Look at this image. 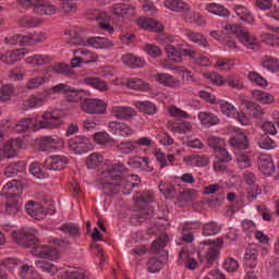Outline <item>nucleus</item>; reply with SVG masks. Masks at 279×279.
Here are the masks:
<instances>
[{
	"label": "nucleus",
	"instance_id": "nucleus-7",
	"mask_svg": "<svg viewBox=\"0 0 279 279\" xmlns=\"http://www.w3.org/2000/svg\"><path fill=\"white\" fill-rule=\"evenodd\" d=\"M69 85L64 83H60L52 88H48L44 92H39L35 95L29 96L26 100H24L21 105L22 110H32L34 108H40L44 106L45 101L49 99L52 95H60V93H68Z\"/></svg>",
	"mask_w": 279,
	"mask_h": 279
},
{
	"label": "nucleus",
	"instance_id": "nucleus-32",
	"mask_svg": "<svg viewBox=\"0 0 279 279\" xmlns=\"http://www.w3.org/2000/svg\"><path fill=\"white\" fill-rule=\"evenodd\" d=\"M179 259L182 260V263H184V267H186V269H190L191 271L197 269V259H195V256L189 253L186 248H183L180 252Z\"/></svg>",
	"mask_w": 279,
	"mask_h": 279
},
{
	"label": "nucleus",
	"instance_id": "nucleus-20",
	"mask_svg": "<svg viewBox=\"0 0 279 279\" xmlns=\"http://www.w3.org/2000/svg\"><path fill=\"white\" fill-rule=\"evenodd\" d=\"M155 82L165 86L166 88H180L182 86V82L180 78L169 74V73H157L155 75Z\"/></svg>",
	"mask_w": 279,
	"mask_h": 279
},
{
	"label": "nucleus",
	"instance_id": "nucleus-57",
	"mask_svg": "<svg viewBox=\"0 0 279 279\" xmlns=\"http://www.w3.org/2000/svg\"><path fill=\"white\" fill-rule=\"evenodd\" d=\"M104 162V157L97 153H92L86 160L88 169H97Z\"/></svg>",
	"mask_w": 279,
	"mask_h": 279
},
{
	"label": "nucleus",
	"instance_id": "nucleus-8",
	"mask_svg": "<svg viewBox=\"0 0 279 279\" xmlns=\"http://www.w3.org/2000/svg\"><path fill=\"white\" fill-rule=\"evenodd\" d=\"M37 269H41L46 274H50L51 276H56V274H61L64 276V279H89V276L84 270H80L77 268H60L58 269L53 263L48 262L46 259H39L35 262Z\"/></svg>",
	"mask_w": 279,
	"mask_h": 279
},
{
	"label": "nucleus",
	"instance_id": "nucleus-2",
	"mask_svg": "<svg viewBox=\"0 0 279 279\" xmlns=\"http://www.w3.org/2000/svg\"><path fill=\"white\" fill-rule=\"evenodd\" d=\"M38 231L35 228H25L22 231L13 232V239L23 247H33V255L39 258H49L58 260L60 258V247H66V242L63 240H52V246L38 245Z\"/></svg>",
	"mask_w": 279,
	"mask_h": 279
},
{
	"label": "nucleus",
	"instance_id": "nucleus-19",
	"mask_svg": "<svg viewBox=\"0 0 279 279\" xmlns=\"http://www.w3.org/2000/svg\"><path fill=\"white\" fill-rule=\"evenodd\" d=\"M66 165H69V158L64 157V155L50 156L44 162V167L49 171H62Z\"/></svg>",
	"mask_w": 279,
	"mask_h": 279
},
{
	"label": "nucleus",
	"instance_id": "nucleus-39",
	"mask_svg": "<svg viewBox=\"0 0 279 279\" xmlns=\"http://www.w3.org/2000/svg\"><path fill=\"white\" fill-rule=\"evenodd\" d=\"M235 14L238 17H240V21H243L244 23H247L248 25H252L254 23V16L252 15V12L243 5H235L233 8Z\"/></svg>",
	"mask_w": 279,
	"mask_h": 279
},
{
	"label": "nucleus",
	"instance_id": "nucleus-46",
	"mask_svg": "<svg viewBox=\"0 0 279 279\" xmlns=\"http://www.w3.org/2000/svg\"><path fill=\"white\" fill-rule=\"evenodd\" d=\"M192 128L191 122L186 121L172 122L169 124V129L174 132V134H186V132H191Z\"/></svg>",
	"mask_w": 279,
	"mask_h": 279
},
{
	"label": "nucleus",
	"instance_id": "nucleus-35",
	"mask_svg": "<svg viewBox=\"0 0 279 279\" xmlns=\"http://www.w3.org/2000/svg\"><path fill=\"white\" fill-rule=\"evenodd\" d=\"M221 228L217 221L206 222L202 227L203 236H217L221 232Z\"/></svg>",
	"mask_w": 279,
	"mask_h": 279
},
{
	"label": "nucleus",
	"instance_id": "nucleus-56",
	"mask_svg": "<svg viewBox=\"0 0 279 279\" xmlns=\"http://www.w3.org/2000/svg\"><path fill=\"white\" fill-rule=\"evenodd\" d=\"M24 40H26V45L34 46L36 43H45L47 40V36L45 33H35L25 35Z\"/></svg>",
	"mask_w": 279,
	"mask_h": 279
},
{
	"label": "nucleus",
	"instance_id": "nucleus-14",
	"mask_svg": "<svg viewBox=\"0 0 279 279\" xmlns=\"http://www.w3.org/2000/svg\"><path fill=\"white\" fill-rule=\"evenodd\" d=\"M69 147L74 154L82 156L93 150V142L86 136H76L69 141Z\"/></svg>",
	"mask_w": 279,
	"mask_h": 279
},
{
	"label": "nucleus",
	"instance_id": "nucleus-40",
	"mask_svg": "<svg viewBox=\"0 0 279 279\" xmlns=\"http://www.w3.org/2000/svg\"><path fill=\"white\" fill-rule=\"evenodd\" d=\"M124 84L128 88H131L132 90H149V84L141 78L131 77L124 81Z\"/></svg>",
	"mask_w": 279,
	"mask_h": 279
},
{
	"label": "nucleus",
	"instance_id": "nucleus-47",
	"mask_svg": "<svg viewBox=\"0 0 279 279\" xmlns=\"http://www.w3.org/2000/svg\"><path fill=\"white\" fill-rule=\"evenodd\" d=\"M134 106L140 112H144L145 114H156L157 112L156 105L149 100L134 101Z\"/></svg>",
	"mask_w": 279,
	"mask_h": 279
},
{
	"label": "nucleus",
	"instance_id": "nucleus-9",
	"mask_svg": "<svg viewBox=\"0 0 279 279\" xmlns=\"http://www.w3.org/2000/svg\"><path fill=\"white\" fill-rule=\"evenodd\" d=\"M226 31L229 32V34H235L240 43L246 47V49L256 51V49L260 47V40L238 24L226 25Z\"/></svg>",
	"mask_w": 279,
	"mask_h": 279
},
{
	"label": "nucleus",
	"instance_id": "nucleus-37",
	"mask_svg": "<svg viewBox=\"0 0 279 279\" xmlns=\"http://www.w3.org/2000/svg\"><path fill=\"white\" fill-rule=\"evenodd\" d=\"M50 61L51 59L47 54H33L25 60L28 66H43V64H49Z\"/></svg>",
	"mask_w": 279,
	"mask_h": 279
},
{
	"label": "nucleus",
	"instance_id": "nucleus-59",
	"mask_svg": "<svg viewBox=\"0 0 279 279\" xmlns=\"http://www.w3.org/2000/svg\"><path fill=\"white\" fill-rule=\"evenodd\" d=\"M4 43L7 45H20V47H23L26 45L25 35L23 34L10 35L9 37H5Z\"/></svg>",
	"mask_w": 279,
	"mask_h": 279
},
{
	"label": "nucleus",
	"instance_id": "nucleus-29",
	"mask_svg": "<svg viewBox=\"0 0 279 279\" xmlns=\"http://www.w3.org/2000/svg\"><path fill=\"white\" fill-rule=\"evenodd\" d=\"M129 165L132 169H143L144 171H154V167L151 166V161L147 157H133L129 159Z\"/></svg>",
	"mask_w": 279,
	"mask_h": 279
},
{
	"label": "nucleus",
	"instance_id": "nucleus-58",
	"mask_svg": "<svg viewBox=\"0 0 279 279\" xmlns=\"http://www.w3.org/2000/svg\"><path fill=\"white\" fill-rule=\"evenodd\" d=\"M247 77L250 80V83L255 84V86H262V88H265V86H267V80L258 74V72H248Z\"/></svg>",
	"mask_w": 279,
	"mask_h": 279
},
{
	"label": "nucleus",
	"instance_id": "nucleus-28",
	"mask_svg": "<svg viewBox=\"0 0 279 279\" xmlns=\"http://www.w3.org/2000/svg\"><path fill=\"white\" fill-rule=\"evenodd\" d=\"M190 167H206L210 163L208 155H189L183 158Z\"/></svg>",
	"mask_w": 279,
	"mask_h": 279
},
{
	"label": "nucleus",
	"instance_id": "nucleus-42",
	"mask_svg": "<svg viewBox=\"0 0 279 279\" xmlns=\"http://www.w3.org/2000/svg\"><path fill=\"white\" fill-rule=\"evenodd\" d=\"M111 12L114 16H120L123 19V16L132 14L134 9L128 3H116L111 7Z\"/></svg>",
	"mask_w": 279,
	"mask_h": 279
},
{
	"label": "nucleus",
	"instance_id": "nucleus-52",
	"mask_svg": "<svg viewBox=\"0 0 279 279\" xmlns=\"http://www.w3.org/2000/svg\"><path fill=\"white\" fill-rule=\"evenodd\" d=\"M186 38H189L191 43H195V45H198V47H204L205 49L208 47V41L204 38V35L199 33L189 31L186 33Z\"/></svg>",
	"mask_w": 279,
	"mask_h": 279
},
{
	"label": "nucleus",
	"instance_id": "nucleus-18",
	"mask_svg": "<svg viewBox=\"0 0 279 279\" xmlns=\"http://www.w3.org/2000/svg\"><path fill=\"white\" fill-rule=\"evenodd\" d=\"M64 140L59 136H44L39 142V151H51V149H62Z\"/></svg>",
	"mask_w": 279,
	"mask_h": 279
},
{
	"label": "nucleus",
	"instance_id": "nucleus-49",
	"mask_svg": "<svg viewBox=\"0 0 279 279\" xmlns=\"http://www.w3.org/2000/svg\"><path fill=\"white\" fill-rule=\"evenodd\" d=\"M165 8L171 10L172 12H183V10H187L186 2L182 0H165Z\"/></svg>",
	"mask_w": 279,
	"mask_h": 279
},
{
	"label": "nucleus",
	"instance_id": "nucleus-25",
	"mask_svg": "<svg viewBox=\"0 0 279 279\" xmlns=\"http://www.w3.org/2000/svg\"><path fill=\"white\" fill-rule=\"evenodd\" d=\"M121 60L125 66H130L131 69H143L146 64L143 57H138L132 52L123 54Z\"/></svg>",
	"mask_w": 279,
	"mask_h": 279
},
{
	"label": "nucleus",
	"instance_id": "nucleus-50",
	"mask_svg": "<svg viewBox=\"0 0 279 279\" xmlns=\"http://www.w3.org/2000/svg\"><path fill=\"white\" fill-rule=\"evenodd\" d=\"M96 20L99 21L100 29H104L109 34H112V32H114V27H112V25L110 24L111 17L108 13H99Z\"/></svg>",
	"mask_w": 279,
	"mask_h": 279
},
{
	"label": "nucleus",
	"instance_id": "nucleus-62",
	"mask_svg": "<svg viewBox=\"0 0 279 279\" xmlns=\"http://www.w3.org/2000/svg\"><path fill=\"white\" fill-rule=\"evenodd\" d=\"M234 66V60L228 58H219L216 61V69L220 71H230Z\"/></svg>",
	"mask_w": 279,
	"mask_h": 279
},
{
	"label": "nucleus",
	"instance_id": "nucleus-30",
	"mask_svg": "<svg viewBox=\"0 0 279 279\" xmlns=\"http://www.w3.org/2000/svg\"><path fill=\"white\" fill-rule=\"evenodd\" d=\"M86 97H88V92L82 88L69 87V90L65 94L66 101H70L71 104H78V101H83Z\"/></svg>",
	"mask_w": 279,
	"mask_h": 279
},
{
	"label": "nucleus",
	"instance_id": "nucleus-48",
	"mask_svg": "<svg viewBox=\"0 0 279 279\" xmlns=\"http://www.w3.org/2000/svg\"><path fill=\"white\" fill-rule=\"evenodd\" d=\"M49 83V76H33L26 83V88L28 90H36L40 86Z\"/></svg>",
	"mask_w": 279,
	"mask_h": 279
},
{
	"label": "nucleus",
	"instance_id": "nucleus-54",
	"mask_svg": "<svg viewBox=\"0 0 279 279\" xmlns=\"http://www.w3.org/2000/svg\"><path fill=\"white\" fill-rule=\"evenodd\" d=\"M163 265L165 262H162L158 257H151L148 259L147 270L149 271V274H158V271L162 269Z\"/></svg>",
	"mask_w": 279,
	"mask_h": 279
},
{
	"label": "nucleus",
	"instance_id": "nucleus-38",
	"mask_svg": "<svg viewBox=\"0 0 279 279\" xmlns=\"http://www.w3.org/2000/svg\"><path fill=\"white\" fill-rule=\"evenodd\" d=\"M84 83L87 86H92V88H95L96 90H108V83H106V81L99 78V77H95V76H86L84 78Z\"/></svg>",
	"mask_w": 279,
	"mask_h": 279
},
{
	"label": "nucleus",
	"instance_id": "nucleus-4",
	"mask_svg": "<svg viewBox=\"0 0 279 279\" xmlns=\"http://www.w3.org/2000/svg\"><path fill=\"white\" fill-rule=\"evenodd\" d=\"M231 147L234 148L235 160L240 169H247L252 167V158L250 154L245 151L250 147L247 135L241 129H236L233 136L230 140Z\"/></svg>",
	"mask_w": 279,
	"mask_h": 279
},
{
	"label": "nucleus",
	"instance_id": "nucleus-60",
	"mask_svg": "<svg viewBox=\"0 0 279 279\" xmlns=\"http://www.w3.org/2000/svg\"><path fill=\"white\" fill-rule=\"evenodd\" d=\"M94 141L97 145H107L108 143H112V137L108 132L100 131L94 134Z\"/></svg>",
	"mask_w": 279,
	"mask_h": 279
},
{
	"label": "nucleus",
	"instance_id": "nucleus-55",
	"mask_svg": "<svg viewBox=\"0 0 279 279\" xmlns=\"http://www.w3.org/2000/svg\"><path fill=\"white\" fill-rule=\"evenodd\" d=\"M239 267H240L239 260L234 259L233 257L225 258V262L222 264V268L228 274H234V272L239 271Z\"/></svg>",
	"mask_w": 279,
	"mask_h": 279
},
{
	"label": "nucleus",
	"instance_id": "nucleus-6",
	"mask_svg": "<svg viewBox=\"0 0 279 279\" xmlns=\"http://www.w3.org/2000/svg\"><path fill=\"white\" fill-rule=\"evenodd\" d=\"M19 186H21V183L16 180H12L2 187L0 195L7 197L8 201L5 204L0 206V210L5 213V215L14 217V215H17L21 209V205L19 204V192H16L19 191Z\"/></svg>",
	"mask_w": 279,
	"mask_h": 279
},
{
	"label": "nucleus",
	"instance_id": "nucleus-43",
	"mask_svg": "<svg viewBox=\"0 0 279 279\" xmlns=\"http://www.w3.org/2000/svg\"><path fill=\"white\" fill-rule=\"evenodd\" d=\"M206 10L207 12H209L210 14H215L216 16H222L225 19L230 16V11L219 3L213 2L207 4Z\"/></svg>",
	"mask_w": 279,
	"mask_h": 279
},
{
	"label": "nucleus",
	"instance_id": "nucleus-63",
	"mask_svg": "<svg viewBox=\"0 0 279 279\" xmlns=\"http://www.w3.org/2000/svg\"><path fill=\"white\" fill-rule=\"evenodd\" d=\"M40 23H41L40 19L34 17L31 15H26L25 17H22L20 21V25L22 27H38Z\"/></svg>",
	"mask_w": 279,
	"mask_h": 279
},
{
	"label": "nucleus",
	"instance_id": "nucleus-27",
	"mask_svg": "<svg viewBox=\"0 0 279 279\" xmlns=\"http://www.w3.org/2000/svg\"><path fill=\"white\" fill-rule=\"evenodd\" d=\"M136 23L138 27H142V29H148V32H162L163 29L160 22L154 19L140 17L136 20Z\"/></svg>",
	"mask_w": 279,
	"mask_h": 279
},
{
	"label": "nucleus",
	"instance_id": "nucleus-53",
	"mask_svg": "<svg viewBox=\"0 0 279 279\" xmlns=\"http://www.w3.org/2000/svg\"><path fill=\"white\" fill-rule=\"evenodd\" d=\"M207 144L208 147H210L215 151H218V149H223V147H226V141L215 135H210L207 138Z\"/></svg>",
	"mask_w": 279,
	"mask_h": 279
},
{
	"label": "nucleus",
	"instance_id": "nucleus-17",
	"mask_svg": "<svg viewBox=\"0 0 279 279\" xmlns=\"http://www.w3.org/2000/svg\"><path fill=\"white\" fill-rule=\"evenodd\" d=\"M25 210L27 215L32 217V219H37V220L45 219L48 213L49 215H53V213H56L53 210L48 211L45 208V206L34 201H29L28 203H26Z\"/></svg>",
	"mask_w": 279,
	"mask_h": 279
},
{
	"label": "nucleus",
	"instance_id": "nucleus-24",
	"mask_svg": "<svg viewBox=\"0 0 279 279\" xmlns=\"http://www.w3.org/2000/svg\"><path fill=\"white\" fill-rule=\"evenodd\" d=\"M25 56H27V50L25 48H20L11 52H8L7 54L0 53V61L4 62V64H14V62L23 60Z\"/></svg>",
	"mask_w": 279,
	"mask_h": 279
},
{
	"label": "nucleus",
	"instance_id": "nucleus-11",
	"mask_svg": "<svg viewBox=\"0 0 279 279\" xmlns=\"http://www.w3.org/2000/svg\"><path fill=\"white\" fill-rule=\"evenodd\" d=\"M21 8H33L39 16H51L56 14V5L47 0H19Z\"/></svg>",
	"mask_w": 279,
	"mask_h": 279
},
{
	"label": "nucleus",
	"instance_id": "nucleus-12",
	"mask_svg": "<svg viewBox=\"0 0 279 279\" xmlns=\"http://www.w3.org/2000/svg\"><path fill=\"white\" fill-rule=\"evenodd\" d=\"M198 95L201 99H204L205 101H207V104H213V105L218 104L220 108V112H222V114H226L231 119H233L234 114H236V107H234V105L226 100H217V97H215V95H213L211 93L206 90H201Z\"/></svg>",
	"mask_w": 279,
	"mask_h": 279
},
{
	"label": "nucleus",
	"instance_id": "nucleus-45",
	"mask_svg": "<svg viewBox=\"0 0 279 279\" xmlns=\"http://www.w3.org/2000/svg\"><path fill=\"white\" fill-rule=\"evenodd\" d=\"M262 66L270 73H279V60L275 57L266 56L262 59Z\"/></svg>",
	"mask_w": 279,
	"mask_h": 279
},
{
	"label": "nucleus",
	"instance_id": "nucleus-1",
	"mask_svg": "<svg viewBox=\"0 0 279 279\" xmlns=\"http://www.w3.org/2000/svg\"><path fill=\"white\" fill-rule=\"evenodd\" d=\"M126 171L125 165L117 162L108 167L102 171L98 178V187L105 191L107 195H117V193H123V195H130L132 189L141 184V177L136 174H129L125 178L121 177V173Z\"/></svg>",
	"mask_w": 279,
	"mask_h": 279
},
{
	"label": "nucleus",
	"instance_id": "nucleus-13",
	"mask_svg": "<svg viewBox=\"0 0 279 279\" xmlns=\"http://www.w3.org/2000/svg\"><path fill=\"white\" fill-rule=\"evenodd\" d=\"M97 62V53L86 48H80L74 51V58L71 60L72 69H77L82 64H90Z\"/></svg>",
	"mask_w": 279,
	"mask_h": 279
},
{
	"label": "nucleus",
	"instance_id": "nucleus-16",
	"mask_svg": "<svg viewBox=\"0 0 279 279\" xmlns=\"http://www.w3.org/2000/svg\"><path fill=\"white\" fill-rule=\"evenodd\" d=\"M23 147V143L20 140H11L0 147V160L5 158H14L19 150Z\"/></svg>",
	"mask_w": 279,
	"mask_h": 279
},
{
	"label": "nucleus",
	"instance_id": "nucleus-31",
	"mask_svg": "<svg viewBox=\"0 0 279 279\" xmlns=\"http://www.w3.org/2000/svg\"><path fill=\"white\" fill-rule=\"evenodd\" d=\"M182 14H183L185 21H187V23H194L195 25H198V27L206 25V21L204 20V16H202V14L191 10L189 4H187V9L183 10Z\"/></svg>",
	"mask_w": 279,
	"mask_h": 279
},
{
	"label": "nucleus",
	"instance_id": "nucleus-44",
	"mask_svg": "<svg viewBox=\"0 0 279 279\" xmlns=\"http://www.w3.org/2000/svg\"><path fill=\"white\" fill-rule=\"evenodd\" d=\"M25 161L13 162L5 168L4 174L7 178H14L17 173L25 172Z\"/></svg>",
	"mask_w": 279,
	"mask_h": 279
},
{
	"label": "nucleus",
	"instance_id": "nucleus-21",
	"mask_svg": "<svg viewBox=\"0 0 279 279\" xmlns=\"http://www.w3.org/2000/svg\"><path fill=\"white\" fill-rule=\"evenodd\" d=\"M165 49L168 59L171 60V62L180 63L184 56H189L191 58V49H178L173 45H167Z\"/></svg>",
	"mask_w": 279,
	"mask_h": 279
},
{
	"label": "nucleus",
	"instance_id": "nucleus-23",
	"mask_svg": "<svg viewBox=\"0 0 279 279\" xmlns=\"http://www.w3.org/2000/svg\"><path fill=\"white\" fill-rule=\"evenodd\" d=\"M202 223L199 221L186 222L182 227V239L185 243H193L195 241V235L193 231L199 230Z\"/></svg>",
	"mask_w": 279,
	"mask_h": 279
},
{
	"label": "nucleus",
	"instance_id": "nucleus-36",
	"mask_svg": "<svg viewBox=\"0 0 279 279\" xmlns=\"http://www.w3.org/2000/svg\"><path fill=\"white\" fill-rule=\"evenodd\" d=\"M244 260L246 267L254 269L258 265V250L254 247L247 248L244 254Z\"/></svg>",
	"mask_w": 279,
	"mask_h": 279
},
{
	"label": "nucleus",
	"instance_id": "nucleus-22",
	"mask_svg": "<svg viewBox=\"0 0 279 279\" xmlns=\"http://www.w3.org/2000/svg\"><path fill=\"white\" fill-rule=\"evenodd\" d=\"M111 114L116 119L128 121L132 119V117H136V111L132 107L113 106L111 108Z\"/></svg>",
	"mask_w": 279,
	"mask_h": 279
},
{
	"label": "nucleus",
	"instance_id": "nucleus-51",
	"mask_svg": "<svg viewBox=\"0 0 279 279\" xmlns=\"http://www.w3.org/2000/svg\"><path fill=\"white\" fill-rule=\"evenodd\" d=\"M253 97L256 99V101H259V104H274L276 101V98H274V95L263 92V90H253Z\"/></svg>",
	"mask_w": 279,
	"mask_h": 279
},
{
	"label": "nucleus",
	"instance_id": "nucleus-3",
	"mask_svg": "<svg viewBox=\"0 0 279 279\" xmlns=\"http://www.w3.org/2000/svg\"><path fill=\"white\" fill-rule=\"evenodd\" d=\"M62 126V117L58 113V110L54 111H46L41 118H26L22 119L19 123H16L13 128L17 134H23V132H27V130H56Z\"/></svg>",
	"mask_w": 279,
	"mask_h": 279
},
{
	"label": "nucleus",
	"instance_id": "nucleus-5",
	"mask_svg": "<svg viewBox=\"0 0 279 279\" xmlns=\"http://www.w3.org/2000/svg\"><path fill=\"white\" fill-rule=\"evenodd\" d=\"M70 44L78 45L81 47H94V49H108L112 47V43L105 37H85L84 29L73 26L69 31Z\"/></svg>",
	"mask_w": 279,
	"mask_h": 279
},
{
	"label": "nucleus",
	"instance_id": "nucleus-33",
	"mask_svg": "<svg viewBox=\"0 0 279 279\" xmlns=\"http://www.w3.org/2000/svg\"><path fill=\"white\" fill-rule=\"evenodd\" d=\"M198 121L206 128H213L219 123V118L213 112L201 111L198 112Z\"/></svg>",
	"mask_w": 279,
	"mask_h": 279
},
{
	"label": "nucleus",
	"instance_id": "nucleus-41",
	"mask_svg": "<svg viewBox=\"0 0 279 279\" xmlns=\"http://www.w3.org/2000/svg\"><path fill=\"white\" fill-rule=\"evenodd\" d=\"M167 243H169V235L167 233H161L154 242L150 247V252L153 254H159V252H162L165 247H167Z\"/></svg>",
	"mask_w": 279,
	"mask_h": 279
},
{
	"label": "nucleus",
	"instance_id": "nucleus-15",
	"mask_svg": "<svg viewBox=\"0 0 279 279\" xmlns=\"http://www.w3.org/2000/svg\"><path fill=\"white\" fill-rule=\"evenodd\" d=\"M81 109L87 114H106L108 105L101 99H85L81 104Z\"/></svg>",
	"mask_w": 279,
	"mask_h": 279
},
{
	"label": "nucleus",
	"instance_id": "nucleus-26",
	"mask_svg": "<svg viewBox=\"0 0 279 279\" xmlns=\"http://www.w3.org/2000/svg\"><path fill=\"white\" fill-rule=\"evenodd\" d=\"M258 169L264 175H271L274 171H276V167L274 166V159L269 155H262L258 158Z\"/></svg>",
	"mask_w": 279,
	"mask_h": 279
},
{
	"label": "nucleus",
	"instance_id": "nucleus-61",
	"mask_svg": "<svg viewBox=\"0 0 279 279\" xmlns=\"http://www.w3.org/2000/svg\"><path fill=\"white\" fill-rule=\"evenodd\" d=\"M190 58L199 66H210V59H208L206 56L199 54L192 50Z\"/></svg>",
	"mask_w": 279,
	"mask_h": 279
},
{
	"label": "nucleus",
	"instance_id": "nucleus-64",
	"mask_svg": "<svg viewBox=\"0 0 279 279\" xmlns=\"http://www.w3.org/2000/svg\"><path fill=\"white\" fill-rule=\"evenodd\" d=\"M204 77H206V80H210L215 86L226 85V78H223V76L219 75L217 72L205 73Z\"/></svg>",
	"mask_w": 279,
	"mask_h": 279
},
{
	"label": "nucleus",
	"instance_id": "nucleus-34",
	"mask_svg": "<svg viewBox=\"0 0 279 279\" xmlns=\"http://www.w3.org/2000/svg\"><path fill=\"white\" fill-rule=\"evenodd\" d=\"M60 230L63 234H68L72 239H80V234H82V228L78 225L73 222H65L60 227Z\"/></svg>",
	"mask_w": 279,
	"mask_h": 279
},
{
	"label": "nucleus",
	"instance_id": "nucleus-10",
	"mask_svg": "<svg viewBox=\"0 0 279 279\" xmlns=\"http://www.w3.org/2000/svg\"><path fill=\"white\" fill-rule=\"evenodd\" d=\"M154 202V194L149 191L142 192L135 196V206L141 207V211L137 214V220L142 223L147 219L154 217V208L147 204Z\"/></svg>",
	"mask_w": 279,
	"mask_h": 279
}]
</instances>
